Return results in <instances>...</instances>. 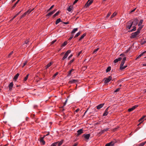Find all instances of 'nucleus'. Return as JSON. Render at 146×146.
I'll return each instance as SVG.
<instances>
[{"label":"nucleus","mask_w":146,"mask_h":146,"mask_svg":"<svg viewBox=\"0 0 146 146\" xmlns=\"http://www.w3.org/2000/svg\"><path fill=\"white\" fill-rule=\"evenodd\" d=\"M71 51L70 50H68L65 53L64 56L62 57V60H64L66 58L68 55V54L70 53Z\"/></svg>","instance_id":"1"},{"label":"nucleus","mask_w":146,"mask_h":146,"mask_svg":"<svg viewBox=\"0 0 146 146\" xmlns=\"http://www.w3.org/2000/svg\"><path fill=\"white\" fill-rule=\"evenodd\" d=\"M112 79V77L110 76L108 77V78H105L104 80V83L106 84L110 82Z\"/></svg>","instance_id":"2"},{"label":"nucleus","mask_w":146,"mask_h":146,"mask_svg":"<svg viewBox=\"0 0 146 146\" xmlns=\"http://www.w3.org/2000/svg\"><path fill=\"white\" fill-rule=\"evenodd\" d=\"M131 21H132V24L135 25H136L139 22V21L137 18L132 19Z\"/></svg>","instance_id":"3"},{"label":"nucleus","mask_w":146,"mask_h":146,"mask_svg":"<svg viewBox=\"0 0 146 146\" xmlns=\"http://www.w3.org/2000/svg\"><path fill=\"white\" fill-rule=\"evenodd\" d=\"M132 21H129L127 24V28L129 29H130L132 26Z\"/></svg>","instance_id":"4"},{"label":"nucleus","mask_w":146,"mask_h":146,"mask_svg":"<svg viewBox=\"0 0 146 146\" xmlns=\"http://www.w3.org/2000/svg\"><path fill=\"white\" fill-rule=\"evenodd\" d=\"M90 136V134H84L82 135V137H84L85 140H88L89 139Z\"/></svg>","instance_id":"5"},{"label":"nucleus","mask_w":146,"mask_h":146,"mask_svg":"<svg viewBox=\"0 0 146 146\" xmlns=\"http://www.w3.org/2000/svg\"><path fill=\"white\" fill-rule=\"evenodd\" d=\"M139 34V33H138V32H137V31H136L135 32L132 33L131 34V38H134Z\"/></svg>","instance_id":"6"},{"label":"nucleus","mask_w":146,"mask_h":146,"mask_svg":"<svg viewBox=\"0 0 146 146\" xmlns=\"http://www.w3.org/2000/svg\"><path fill=\"white\" fill-rule=\"evenodd\" d=\"M109 128H107L106 129H104L103 130H102L100 132L98 133V135H99V136H100L104 132L107 131L109 130Z\"/></svg>","instance_id":"7"},{"label":"nucleus","mask_w":146,"mask_h":146,"mask_svg":"<svg viewBox=\"0 0 146 146\" xmlns=\"http://www.w3.org/2000/svg\"><path fill=\"white\" fill-rule=\"evenodd\" d=\"M138 106L137 105H135L134 106H133L132 108H130L128 109V111L129 112H131L133 110H134Z\"/></svg>","instance_id":"8"},{"label":"nucleus","mask_w":146,"mask_h":146,"mask_svg":"<svg viewBox=\"0 0 146 146\" xmlns=\"http://www.w3.org/2000/svg\"><path fill=\"white\" fill-rule=\"evenodd\" d=\"M78 80H70L68 83L70 84H73L75 83H78Z\"/></svg>","instance_id":"9"},{"label":"nucleus","mask_w":146,"mask_h":146,"mask_svg":"<svg viewBox=\"0 0 146 146\" xmlns=\"http://www.w3.org/2000/svg\"><path fill=\"white\" fill-rule=\"evenodd\" d=\"M90 0H88V1L87 2V3L85 5L87 7H88L91 5L92 3L93 2V0H92L90 1Z\"/></svg>","instance_id":"10"},{"label":"nucleus","mask_w":146,"mask_h":146,"mask_svg":"<svg viewBox=\"0 0 146 146\" xmlns=\"http://www.w3.org/2000/svg\"><path fill=\"white\" fill-rule=\"evenodd\" d=\"M56 9H55L52 11V12L48 13L46 15V16H51V15L53 14L56 11Z\"/></svg>","instance_id":"11"},{"label":"nucleus","mask_w":146,"mask_h":146,"mask_svg":"<svg viewBox=\"0 0 146 146\" xmlns=\"http://www.w3.org/2000/svg\"><path fill=\"white\" fill-rule=\"evenodd\" d=\"M68 10L69 12H72L73 11V8L72 6H70L67 9Z\"/></svg>","instance_id":"12"},{"label":"nucleus","mask_w":146,"mask_h":146,"mask_svg":"<svg viewBox=\"0 0 146 146\" xmlns=\"http://www.w3.org/2000/svg\"><path fill=\"white\" fill-rule=\"evenodd\" d=\"M77 136H78L83 133V129H80L78 130L77 131Z\"/></svg>","instance_id":"13"},{"label":"nucleus","mask_w":146,"mask_h":146,"mask_svg":"<svg viewBox=\"0 0 146 146\" xmlns=\"http://www.w3.org/2000/svg\"><path fill=\"white\" fill-rule=\"evenodd\" d=\"M109 108V107H108L106 109L105 111L104 112L103 114V116H106L108 114V110Z\"/></svg>","instance_id":"14"},{"label":"nucleus","mask_w":146,"mask_h":146,"mask_svg":"<svg viewBox=\"0 0 146 146\" xmlns=\"http://www.w3.org/2000/svg\"><path fill=\"white\" fill-rule=\"evenodd\" d=\"M146 53V50L143 52L142 53L140 54L137 58L135 59V60H137L138 58H139L143 56H144V54Z\"/></svg>","instance_id":"15"},{"label":"nucleus","mask_w":146,"mask_h":146,"mask_svg":"<svg viewBox=\"0 0 146 146\" xmlns=\"http://www.w3.org/2000/svg\"><path fill=\"white\" fill-rule=\"evenodd\" d=\"M114 142L111 141L109 143L106 144L105 146H113L114 145Z\"/></svg>","instance_id":"16"},{"label":"nucleus","mask_w":146,"mask_h":146,"mask_svg":"<svg viewBox=\"0 0 146 146\" xmlns=\"http://www.w3.org/2000/svg\"><path fill=\"white\" fill-rule=\"evenodd\" d=\"M104 104L103 103L100 104L98 105V106H96L97 109L98 110L100 109L101 108H102L104 105Z\"/></svg>","instance_id":"17"},{"label":"nucleus","mask_w":146,"mask_h":146,"mask_svg":"<svg viewBox=\"0 0 146 146\" xmlns=\"http://www.w3.org/2000/svg\"><path fill=\"white\" fill-rule=\"evenodd\" d=\"M126 57H124L123 59L121 61L120 64V66H123L126 60Z\"/></svg>","instance_id":"18"},{"label":"nucleus","mask_w":146,"mask_h":146,"mask_svg":"<svg viewBox=\"0 0 146 146\" xmlns=\"http://www.w3.org/2000/svg\"><path fill=\"white\" fill-rule=\"evenodd\" d=\"M122 58L121 57H120L118 58H117L115 60L113 61V62L114 63H116L117 62H118L120 61Z\"/></svg>","instance_id":"19"},{"label":"nucleus","mask_w":146,"mask_h":146,"mask_svg":"<svg viewBox=\"0 0 146 146\" xmlns=\"http://www.w3.org/2000/svg\"><path fill=\"white\" fill-rule=\"evenodd\" d=\"M127 67V65H125V66H120L119 69L120 70H123L125 69Z\"/></svg>","instance_id":"20"},{"label":"nucleus","mask_w":146,"mask_h":146,"mask_svg":"<svg viewBox=\"0 0 146 146\" xmlns=\"http://www.w3.org/2000/svg\"><path fill=\"white\" fill-rule=\"evenodd\" d=\"M13 82H11L9 84V90H11L13 86Z\"/></svg>","instance_id":"21"},{"label":"nucleus","mask_w":146,"mask_h":146,"mask_svg":"<svg viewBox=\"0 0 146 146\" xmlns=\"http://www.w3.org/2000/svg\"><path fill=\"white\" fill-rule=\"evenodd\" d=\"M53 63L52 62H50L48 64H47L46 66H45V68L46 69H47L49 67H50V66H51V65Z\"/></svg>","instance_id":"22"},{"label":"nucleus","mask_w":146,"mask_h":146,"mask_svg":"<svg viewBox=\"0 0 146 146\" xmlns=\"http://www.w3.org/2000/svg\"><path fill=\"white\" fill-rule=\"evenodd\" d=\"M86 35V33H84L81 36V37L79 39V40L80 41L81 40L84 38L85 36Z\"/></svg>","instance_id":"23"},{"label":"nucleus","mask_w":146,"mask_h":146,"mask_svg":"<svg viewBox=\"0 0 146 146\" xmlns=\"http://www.w3.org/2000/svg\"><path fill=\"white\" fill-rule=\"evenodd\" d=\"M61 20L60 18L58 19L55 22V24L56 25L58 24L59 23L61 22Z\"/></svg>","instance_id":"24"},{"label":"nucleus","mask_w":146,"mask_h":146,"mask_svg":"<svg viewBox=\"0 0 146 146\" xmlns=\"http://www.w3.org/2000/svg\"><path fill=\"white\" fill-rule=\"evenodd\" d=\"M60 13V11H57L56 13L53 15V18H54L56 17V16H58L59 13Z\"/></svg>","instance_id":"25"},{"label":"nucleus","mask_w":146,"mask_h":146,"mask_svg":"<svg viewBox=\"0 0 146 146\" xmlns=\"http://www.w3.org/2000/svg\"><path fill=\"white\" fill-rule=\"evenodd\" d=\"M63 140H62L61 141L59 142H58V146H60L63 143Z\"/></svg>","instance_id":"26"},{"label":"nucleus","mask_w":146,"mask_h":146,"mask_svg":"<svg viewBox=\"0 0 146 146\" xmlns=\"http://www.w3.org/2000/svg\"><path fill=\"white\" fill-rule=\"evenodd\" d=\"M29 75V74H27V76L24 78V80H23V81L24 82H25L27 81V79H28V76Z\"/></svg>","instance_id":"27"},{"label":"nucleus","mask_w":146,"mask_h":146,"mask_svg":"<svg viewBox=\"0 0 146 146\" xmlns=\"http://www.w3.org/2000/svg\"><path fill=\"white\" fill-rule=\"evenodd\" d=\"M78 29L77 28H76L74 29L71 32V33L73 34V33H75L77 31Z\"/></svg>","instance_id":"28"},{"label":"nucleus","mask_w":146,"mask_h":146,"mask_svg":"<svg viewBox=\"0 0 146 146\" xmlns=\"http://www.w3.org/2000/svg\"><path fill=\"white\" fill-rule=\"evenodd\" d=\"M19 76V73H17V74H16V75L14 76V78H14V80H16L17 79V78H18V76Z\"/></svg>","instance_id":"29"},{"label":"nucleus","mask_w":146,"mask_h":146,"mask_svg":"<svg viewBox=\"0 0 146 146\" xmlns=\"http://www.w3.org/2000/svg\"><path fill=\"white\" fill-rule=\"evenodd\" d=\"M143 20H141L139 22V23L138 24V25L139 26H142L141 25L142 24L143 22Z\"/></svg>","instance_id":"30"},{"label":"nucleus","mask_w":146,"mask_h":146,"mask_svg":"<svg viewBox=\"0 0 146 146\" xmlns=\"http://www.w3.org/2000/svg\"><path fill=\"white\" fill-rule=\"evenodd\" d=\"M145 116H143L140 119H139V122H142L143 121V119H144V117H145Z\"/></svg>","instance_id":"31"},{"label":"nucleus","mask_w":146,"mask_h":146,"mask_svg":"<svg viewBox=\"0 0 146 146\" xmlns=\"http://www.w3.org/2000/svg\"><path fill=\"white\" fill-rule=\"evenodd\" d=\"M142 28H143L142 26H139V27L138 29L137 32H138V33H139L140 32V30L142 29Z\"/></svg>","instance_id":"32"},{"label":"nucleus","mask_w":146,"mask_h":146,"mask_svg":"<svg viewBox=\"0 0 146 146\" xmlns=\"http://www.w3.org/2000/svg\"><path fill=\"white\" fill-rule=\"evenodd\" d=\"M74 70L73 69H72L71 70H70V71H69L68 72V76H70L71 75V72L72 71Z\"/></svg>","instance_id":"33"},{"label":"nucleus","mask_w":146,"mask_h":146,"mask_svg":"<svg viewBox=\"0 0 146 146\" xmlns=\"http://www.w3.org/2000/svg\"><path fill=\"white\" fill-rule=\"evenodd\" d=\"M111 69V67L110 66L108 67L106 69V72H107L110 71Z\"/></svg>","instance_id":"34"},{"label":"nucleus","mask_w":146,"mask_h":146,"mask_svg":"<svg viewBox=\"0 0 146 146\" xmlns=\"http://www.w3.org/2000/svg\"><path fill=\"white\" fill-rule=\"evenodd\" d=\"M116 15V13L115 12L112 15H111L110 19H112Z\"/></svg>","instance_id":"35"},{"label":"nucleus","mask_w":146,"mask_h":146,"mask_svg":"<svg viewBox=\"0 0 146 146\" xmlns=\"http://www.w3.org/2000/svg\"><path fill=\"white\" fill-rule=\"evenodd\" d=\"M80 34V32H79L78 33L74 36V38L78 37Z\"/></svg>","instance_id":"36"},{"label":"nucleus","mask_w":146,"mask_h":146,"mask_svg":"<svg viewBox=\"0 0 146 146\" xmlns=\"http://www.w3.org/2000/svg\"><path fill=\"white\" fill-rule=\"evenodd\" d=\"M58 74V72H56V73H55L53 76L52 79H54L55 78L56 76Z\"/></svg>","instance_id":"37"},{"label":"nucleus","mask_w":146,"mask_h":146,"mask_svg":"<svg viewBox=\"0 0 146 146\" xmlns=\"http://www.w3.org/2000/svg\"><path fill=\"white\" fill-rule=\"evenodd\" d=\"M146 143V141L142 142L141 143H140L139 145L141 146H144V145Z\"/></svg>","instance_id":"38"},{"label":"nucleus","mask_w":146,"mask_h":146,"mask_svg":"<svg viewBox=\"0 0 146 146\" xmlns=\"http://www.w3.org/2000/svg\"><path fill=\"white\" fill-rule=\"evenodd\" d=\"M136 30V27H135L134 26L133 27V29H131V30H130V31H129V32H132L134 31H135Z\"/></svg>","instance_id":"39"},{"label":"nucleus","mask_w":146,"mask_h":146,"mask_svg":"<svg viewBox=\"0 0 146 146\" xmlns=\"http://www.w3.org/2000/svg\"><path fill=\"white\" fill-rule=\"evenodd\" d=\"M58 142H56L52 143L51 145V146H56Z\"/></svg>","instance_id":"40"},{"label":"nucleus","mask_w":146,"mask_h":146,"mask_svg":"<svg viewBox=\"0 0 146 146\" xmlns=\"http://www.w3.org/2000/svg\"><path fill=\"white\" fill-rule=\"evenodd\" d=\"M67 44V42L65 41L62 44V46H65Z\"/></svg>","instance_id":"41"},{"label":"nucleus","mask_w":146,"mask_h":146,"mask_svg":"<svg viewBox=\"0 0 146 146\" xmlns=\"http://www.w3.org/2000/svg\"><path fill=\"white\" fill-rule=\"evenodd\" d=\"M33 9H29L26 12H27V13L29 14L33 11Z\"/></svg>","instance_id":"42"},{"label":"nucleus","mask_w":146,"mask_h":146,"mask_svg":"<svg viewBox=\"0 0 146 146\" xmlns=\"http://www.w3.org/2000/svg\"><path fill=\"white\" fill-rule=\"evenodd\" d=\"M99 48H98L96 49H95L93 51V53H96V52L98 50Z\"/></svg>","instance_id":"43"},{"label":"nucleus","mask_w":146,"mask_h":146,"mask_svg":"<svg viewBox=\"0 0 146 146\" xmlns=\"http://www.w3.org/2000/svg\"><path fill=\"white\" fill-rule=\"evenodd\" d=\"M13 53V52L12 51L8 55V57L10 58V56Z\"/></svg>","instance_id":"44"},{"label":"nucleus","mask_w":146,"mask_h":146,"mask_svg":"<svg viewBox=\"0 0 146 146\" xmlns=\"http://www.w3.org/2000/svg\"><path fill=\"white\" fill-rule=\"evenodd\" d=\"M54 6V5H52L50 8L48 10V11H50Z\"/></svg>","instance_id":"45"},{"label":"nucleus","mask_w":146,"mask_h":146,"mask_svg":"<svg viewBox=\"0 0 146 146\" xmlns=\"http://www.w3.org/2000/svg\"><path fill=\"white\" fill-rule=\"evenodd\" d=\"M73 36H74V35H73V34H72V35H71V36H70V37L69 38V39H68V40H71V39L73 38Z\"/></svg>","instance_id":"46"},{"label":"nucleus","mask_w":146,"mask_h":146,"mask_svg":"<svg viewBox=\"0 0 146 146\" xmlns=\"http://www.w3.org/2000/svg\"><path fill=\"white\" fill-rule=\"evenodd\" d=\"M27 63V61H25V62L23 64V65L22 66L23 67Z\"/></svg>","instance_id":"47"},{"label":"nucleus","mask_w":146,"mask_h":146,"mask_svg":"<svg viewBox=\"0 0 146 146\" xmlns=\"http://www.w3.org/2000/svg\"><path fill=\"white\" fill-rule=\"evenodd\" d=\"M111 14V12H109L106 16V17L108 18L110 16V15Z\"/></svg>","instance_id":"48"},{"label":"nucleus","mask_w":146,"mask_h":146,"mask_svg":"<svg viewBox=\"0 0 146 146\" xmlns=\"http://www.w3.org/2000/svg\"><path fill=\"white\" fill-rule=\"evenodd\" d=\"M27 12H25V13L22 15V17H24L25 16V15H27Z\"/></svg>","instance_id":"49"},{"label":"nucleus","mask_w":146,"mask_h":146,"mask_svg":"<svg viewBox=\"0 0 146 146\" xmlns=\"http://www.w3.org/2000/svg\"><path fill=\"white\" fill-rule=\"evenodd\" d=\"M74 61V59H73L71 60H70V61L69 63V64H71Z\"/></svg>","instance_id":"50"},{"label":"nucleus","mask_w":146,"mask_h":146,"mask_svg":"<svg viewBox=\"0 0 146 146\" xmlns=\"http://www.w3.org/2000/svg\"><path fill=\"white\" fill-rule=\"evenodd\" d=\"M67 100H66L65 101V102L64 103V105L62 107H63L64 106H65L66 103H67Z\"/></svg>","instance_id":"51"},{"label":"nucleus","mask_w":146,"mask_h":146,"mask_svg":"<svg viewBox=\"0 0 146 146\" xmlns=\"http://www.w3.org/2000/svg\"><path fill=\"white\" fill-rule=\"evenodd\" d=\"M120 88H117V89L115 91V92H117L118 91H119V90H120Z\"/></svg>","instance_id":"52"},{"label":"nucleus","mask_w":146,"mask_h":146,"mask_svg":"<svg viewBox=\"0 0 146 146\" xmlns=\"http://www.w3.org/2000/svg\"><path fill=\"white\" fill-rule=\"evenodd\" d=\"M73 55L72 54H71L68 58V60H69L70 59V58H71L72 56Z\"/></svg>","instance_id":"53"},{"label":"nucleus","mask_w":146,"mask_h":146,"mask_svg":"<svg viewBox=\"0 0 146 146\" xmlns=\"http://www.w3.org/2000/svg\"><path fill=\"white\" fill-rule=\"evenodd\" d=\"M82 51H80V52H78V53L77 55V56H79L80 55V54L82 53Z\"/></svg>","instance_id":"54"},{"label":"nucleus","mask_w":146,"mask_h":146,"mask_svg":"<svg viewBox=\"0 0 146 146\" xmlns=\"http://www.w3.org/2000/svg\"><path fill=\"white\" fill-rule=\"evenodd\" d=\"M16 5L17 4H16V3H15L12 7V9H13L15 7Z\"/></svg>","instance_id":"55"},{"label":"nucleus","mask_w":146,"mask_h":146,"mask_svg":"<svg viewBox=\"0 0 146 146\" xmlns=\"http://www.w3.org/2000/svg\"><path fill=\"white\" fill-rule=\"evenodd\" d=\"M40 142L42 143V144L43 145H44L45 143V142L44 140L42 141L41 142Z\"/></svg>","instance_id":"56"},{"label":"nucleus","mask_w":146,"mask_h":146,"mask_svg":"<svg viewBox=\"0 0 146 146\" xmlns=\"http://www.w3.org/2000/svg\"><path fill=\"white\" fill-rule=\"evenodd\" d=\"M63 23L65 25H67L69 23L68 22H63Z\"/></svg>","instance_id":"57"},{"label":"nucleus","mask_w":146,"mask_h":146,"mask_svg":"<svg viewBox=\"0 0 146 146\" xmlns=\"http://www.w3.org/2000/svg\"><path fill=\"white\" fill-rule=\"evenodd\" d=\"M29 42V41L28 40H26L25 41V43L26 44H27Z\"/></svg>","instance_id":"58"},{"label":"nucleus","mask_w":146,"mask_h":146,"mask_svg":"<svg viewBox=\"0 0 146 146\" xmlns=\"http://www.w3.org/2000/svg\"><path fill=\"white\" fill-rule=\"evenodd\" d=\"M136 8H135L134 9H133L132 10H131L130 11V13H132L133 12H134L135 10L136 9Z\"/></svg>","instance_id":"59"},{"label":"nucleus","mask_w":146,"mask_h":146,"mask_svg":"<svg viewBox=\"0 0 146 146\" xmlns=\"http://www.w3.org/2000/svg\"><path fill=\"white\" fill-rule=\"evenodd\" d=\"M80 110V109L79 108H78L75 111V112H77L78 111Z\"/></svg>","instance_id":"60"},{"label":"nucleus","mask_w":146,"mask_h":146,"mask_svg":"<svg viewBox=\"0 0 146 146\" xmlns=\"http://www.w3.org/2000/svg\"><path fill=\"white\" fill-rule=\"evenodd\" d=\"M56 41V40H54L52 41L51 42L52 44H54Z\"/></svg>","instance_id":"61"},{"label":"nucleus","mask_w":146,"mask_h":146,"mask_svg":"<svg viewBox=\"0 0 146 146\" xmlns=\"http://www.w3.org/2000/svg\"><path fill=\"white\" fill-rule=\"evenodd\" d=\"M78 1V0H75V1L74 2V4L76 3Z\"/></svg>","instance_id":"62"},{"label":"nucleus","mask_w":146,"mask_h":146,"mask_svg":"<svg viewBox=\"0 0 146 146\" xmlns=\"http://www.w3.org/2000/svg\"><path fill=\"white\" fill-rule=\"evenodd\" d=\"M44 140L43 138H41L40 139V141L41 142L42 141Z\"/></svg>","instance_id":"63"},{"label":"nucleus","mask_w":146,"mask_h":146,"mask_svg":"<svg viewBox=\"0 0 146 146\" xmlns=\"http://www.w3.org/2000/svg\"><path fill=\"white\" fill-rule=\"evenodd\" d=\"M120 56H124V54H121L120 55Z\"/></svg>","instance_id":"64"}]
</instances>
